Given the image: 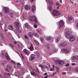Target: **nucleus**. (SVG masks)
Returning a JSON list of instances; mask_svg holds the SVG:
<instances>
[{"label":"nucleus","instance_id":"nucleus-1","mask_svg":"<svg viewBox=\"0 0 78 78\" xmlns=\"http://www.w3.org/2000/svg\"><path fill=\"white\" fill-rule=\"evenodd\" d=\"M46 2H47V3H48L49 5L48 7V9L49 11H51L52 10V6L51 5H52L53 3L52 0H46Z\"/></svg>","mask_w":78,"mask_h":78},{"label":"nucleus","instance_id":"nucleus-2","mask_svg":"<svg viewBox=\"0 0 78 78\" xmlns=\"http://www.w3.org/2000/svg\"><path fill=\"white\" fill-rule=\"evenodd\" d=\"M39 67L41 68V70L42 71H44L45 68L46 69V70L48 69V67L47 66H43L42 65H40L39 66Z\"/></svg>","mask_w":78,"mask_h":78},{"label":"nucleus","instance_id":"nucleus-3","mask_svg":"<svg viewBox=\"0 0 78 78\" xmlns=\"http://www.w3.org/2000/svg\"><path fill=\"white\" fill-rule=\"evenodd\" d=\"M71 35V32L70 31L66 32L65 34V37L66 39L69 38Z\"/></svg>","mask_w":78,"mask_h":78},{"label":"nucleus","instance_id":"nucleus-4","mask_svg":"<svg viewBox=\"0 0 78 78\" xmlns=\"http://www.w3.org/2000/svg\"><path fill=\"white\" fill-rule=\"evenodd\" d=\"M69 38L70 42H73V41H75V36L72 35H71Z\"/></svg>","mask_w":78,"mask_h":78},{"label":"nucleus","instance_id":"nucleus-5","mask_svg":"<svg viewBox=\"0 0 78 78\" xmlns=\"http://www.w3.org/2000/svg\"><path fill=\"white\" fill-rule=\"evenodd\" d=\"M53 14L54 16H59L60 14V12H58L56 10H54L53 11Z\"/></svg>","mask_w":78,"mask_h":78},{"label":"nucleus","instance_id":"nucleus-6","mask_svg":"<svg viewBox=\"0 0 78 78\" xmlns=\"http://www.w3.org/2000/svg\"><path fill=\"white\" fill-rule=\"evenodd\" d=\"M15 27L16 28V29H19L20 28V24L18 22H16L14 24Z\"/></svg>","mask_w":78,"mask_h":78},{"label":"nucleus","instance_id":"nucleus-7","mask_svg":"<svg viewBox=\"0 0 78 78\" xmlns=\"http://www.w3.org/2000/svg\"><path fill=\"white\" fill-rule=\"evenodd\" d=\"M56 62L57 64L58 65V66H61L63 65V64H64V62L61 61H57Z\"/></svg>","mask_w":78,"mask_h":78},{"label":"nucleus","instance_id":"nucleus-8","mask_svg":"<svg viewBox=\"0 0 78 78\" xmlns=\"http://www.w3.org/2000/svg\"><path fill=\"white\" fill-rule=\"evenodd\" d=\"M33 20H34V22H35L36 23H37V19L36 18V16H33V18L30 19V20L32 22L33 21Z\"/></svg>","mask_w":78,"mask_h":78},{"label":"nucleus","instance_id":"nucleus-9","mask_svg":"<svg viewBox=\"0 0 78 78\" xmlns=\"http://www.w3.org/2000/svg\"><path fill=\"white\" fill-rule=\"evenodd\" d=\"M27 48L29 49L30 51H32V50L33 49V45L31 43L30 45H28Z\"/></svg>","mask_w":78,"mask_h":78},{"label":"nucleus","instance_id":"nucleus-10","mask_svg":"<svg viewBox=\"0 0 78 78\" xmlns=\"http://www.w3.org/2000/svg\"><path fill=\"white\" fill-rule=\"evenodd\" d=\"M36 58V56L34 54H32L31 56H30V61H32V60H34Z\"/></svg>","mask_w":78,"mask_h":78},{"label":"nucleus","instance_id":"nucleus-11","mask_svg":"<svg viewBox=\"0 0 78 78\" xmlns=\"http://www.w3.org/2000/svg\"><path fill=\"white\" fill-rule=\"evenodd\" d=\"M6 51V50H3L1 52V53L0 55V56L1 58H4L5 57V52Z\"/></svg>","mask_w":78,"mask_h":78},{"label":"nucleus","instance_id":"nucleus-12","mask_svg":"<svg viewBox=\"0 0 78 78\" xmlns=\"http://www.w3.org/2000/svg\"><path fill=\"white\" fill-rule=\"evenodd\" d=\"M1 28L4 27V28H6V24L5 23V22L2 21L1 23Z\"/></svg>","mask_w":78,"mask_h":78},{"label":"nucleus","instance_id":"nucleus-13","mask_svg":"<svg viewBox=\"0 0 78 78\" xmlns=\"http://www.w3.org/2000/svg\"><path fill=\"white\" fill-rule=\"evenodd\" d=\"M23 53H24V54H25V55H29L30 54V53L26 49H24L23 51Z\"/></svg>","mask_w":78,"mask_h":78},{"label":"nucleus","instance_id":"nucleus-14","mask_svg":"<svg viewBox=\"0 0 78 78\" xmlns=\"http://www.w3.org/2000/svg\"><path fill=\"white\" fill-rule=\"evenodd\" d=\"M4 12L6 14L9 12V9L7 7H4L3 9Z\"/></svg>","mask_w":78,"mask_h":78},{"label":"nucleus","instance_id":"nucleus-15","mask_svg":"<svg viewBox=\"0 0 78 78\" xmlns=\"http://www.w3.org/2000/svg\"><path fill=\"white\" fill-rule=\"evenodd\" d=\"M59 25L61 27H63V26L64 25V21L62 20H60L59 22Z\"/></svg>","mask_w":78,"mask_h":78},{"label":"nucleus","instance_id":"nucleus-16","mask_svg":"<svg viewBox=\"0 0 78 78\" xmlns=\"http://www.w3.org/2000/svg\"><path fill=\"white\" fill-rule=\"evenodd\" d=\"M5 53V56L6 59H7V60H11V58H10L9 56V55H8V53L6 52Z\"/></svg>","mask_w":78,"mask_h":78},{"label":"nucleus","instance_id":"nucleus-17","mask_svg":"<svg viewBox=\"0 0 78 78\" xmlns=\"http://www.w3.org/2000/svg\"><path fill=\"white\" fill-rule=\"evenodd\" d=\"M34 69L35 70L36 73H37L38 74H39V69L37 66L34 67Z\"/></svg>","mask_w":78,"mask_h":78},{"label":"nucleus","instance_id":"nucleus-18","mask_svg":"<svg viewBox=\"0 0 78 78\" xmlns=\"http://www.w3.org/2000/svg\"><path fill=\"white\" fill-rule=\"evenodd\" d=\"M62 51H64L66 53H69V51L68 50L65 49H62L61 50Z\"/></svg>","mask_w":78,"mask_h":78},{"label":"nucleus","instance_id":"nucleus-19","mask_svg":"<svg viewBox=\"0 0 78 78\" xmlns=\"http://www.w3.org/2000/svg\"><path fill=\"white\" fill-rule=\"evenodd\" d=\"M71 59H72V60H75V59H78V55L76 56H72L71 58Z\"/></svg>","mask_w":78,"mask_h":78},{"label":"nucleus","instance_id":"nucleus-20","mask_svg":"<svg viewBox=\"0 0 78 78\" xmlns=\"http://www.w3.org/2000/svg\"><path fill=\"white\" fill-rule=\"evenodd\" d=\"M28 35L30 37V38H33V34L31 32H30L29 33H28Z\"/></svg>","mask_w":78,"mask_h":78},{"label":"nucleus","instance_id":"nucleus-21","mask_svg":"<svg viewBox=\"0 0 78 78\" xmlns=\"http://www.w3.org/2000/svg\"><path fill=\"white\" fill-rule=\"evenodd\" d=\"M37 31L38 33H40V34H41V33H42V30L38 29L37 30Z\"/></svg>","mask_w":78,"mask_h":78},{"label":"nucleus","instance_id":"nucleus-22","mask_svg":"<svg viewBox=\"0 0 78 78\" xmlns=\"http://www.w3.org/2000/svg\"><path fill=\"white\" fill-rule=\"evenodd\" d=\"M0 37H1L2 39L4 37V36L3 35V33L1 32H0Z\"/></svg>","mask_w":78,"mask_h":78},{"label":"nucleus","instance_id":"nucleus-23","mask_svg":"<svg viewBox=\"0 0 78 78\" xmlns=\"http://www.w3.org/2000/svg\"><path fill=\"white\" fill-rule=\"evenodd\" d=\"M25 8L26 10H29L30 9V7L28 6V5H26L25 6Z\"/></svg>","mask_w":78,"mask_h":78},{"label":"nucleus","instance_id":"nucleus-24","mask_svg":"<svg viewBox=\"0 0 78 78\" xmlns=\"http://www.w3.org/2000/svg\"><path fill=\"white\" fill-rule=\"evenodd\" d=\"M66 43H61L59 44L60 46L62 47H65V46H66Z\"/></svg>","mask_w":78,"mask_h":78},{"label":"nucleus","instance_id":"nucleus-25","mask_svg":"<svg viewBox=\"0 0 78 78\" xmlns=\"http://www.w3.org/2000/svg\"><path fill=\"white\" fill-rule=\"evenodd\" d=\"M35 10H36V7H35L34 5H33L32 8V11L33 12H34V11H35Z\"/></svg>","mask_w":78,"mask_h":78},{"label":"nucleus","instance_id":"nucleus-26","mask_svg":"<svg viewBox=\"0 0 78 78\" xmlns=\"http://www.w3.org/2000/svg\"><path fill=\"white\" fill-rule=\"evenodd\" d=\"M73 17H68V20L69 21H71V20H74Z\"/></svg>","mask_w":78,"mask_h":78},{"label":"nucleus","instance_id":"nucleus-27","mask_svg":"<svg viewBox=\"0 0 78 78\" xmlns=\"http://www.w3.org/2000/svg\"><path fill=\"white\" fill-rule=\"evenodd\" d=\"M9 30H14V29H13V28H12V25H10L9 26Z\"/></svg>","mask_w":78,"mask_h":78},{"label":"nucleus","instance_id":"nucleus-28","mask_svg":"<svg viewBox=\"0 0 78 78\" xmlns=\"http://www.w3.org/2000/svg\"><path fill=\"white\" fill-rule=\"evenodd\" d=\"M50 45H49V44H47L46 45V48L47 49L50 50Z\"/></svg>","mask_w":78,"mask_h":78},{"label":"nucleus","instance_id":"nucleus-29","mask_svg":"<svg viewBox=\"0 0 78 78\" xmlns=\"http://www.w3.org/2000/svg\"><path fill=\"white\" fill-rule=\"evenodd\" d=\"M33 34L34 35H35V36H36V37H39V35L37 34L36 33H33Z\"/></svg>","mask_w":78,"mask_h":78},{"label":"nucleus","instance_id":"nucleus-30","mask_svg":"<svg viewBox=\"0 0 78 78\" xmlns=\"http://www.w3.org/2000/svg\"><path fill=\"white\" fill-rule=\"evenodd\" d=\"M25 27L27 28H28L30 27V26L28 24V23H26L25 24Z\"/></svg>","mask_w":78,"mask_h":78},{"label":"nucleus","instance_id":"nucleus-31","mask_svg":"<svg viewBox=\"0 0 78 78\" xmlns=\"http://www.w3.org/2000/svg\"><path fill=\"white\" fill-rule=\"evenodd\" d=\"M52 67H53V68H51L50 69V70L51 71H54V69H55V65H53V66H52Z\"/></svg>","mask_w":78,"mask_h":78},{"label":"nucleus","instance_id":"nucleus-32","mask_svg":"<svg viewBox=\"0 0 78 78\" xmlns=\"http://www.w3.org/2000/svg\"><path fill=\"white\" fill-rule=\"evenodd\" d=\"M51 38H52L51 37H46V39L48 41H49V40H51Z\"/></svg>","mask_w":78,"mask_h":78},{"label":"nucleus","instance_id":"nucleus-33","mask_svg":"<svg viewBox=\"0 0 78 78\" xmlns=\"http://www.w3.org/2000/svg\"><path fill=\"white\" fill-rule=\"evenodd\" d=\"M56 5L57 6H61V4H60L59 2L56 3Z\"/></svg>","mask_w":78,"mask_h":78},{"label":"nucleus","instance_id":"nucleus-34","mask_svg":"<svg viewBox=\"0 0 78 78\" xmlns=\"http://www.w3.org/2000/svg\"><path fill=\"white\" fill-rule=\"evenodd\" d=\"M30 73L31 75H33V76H36V74L33 72H31Z\"/></svg>","mask_w":78,"mask_h":78},{"label":"nucleus","instance_id":"nucleus-35","mask_svg":"<svg viewBox=\"0 0 78 78\" xmlns=\"http://www.w3.org/2000/svg\"><path fill=\"white\" fill-rule=\"evenodd\" d=\"M59 37L56 40V43H58L59 42Z\"/></svg>","mask_w":78,"mask_h":78},{"label":"nucleus","instance_id":"nucleus-36","mask_svg":"<svg viewBox=\"0 0 78 78\" xmlns=\"http://www.w3.org/2000/svg\"><path fill=\"white\" fill-rule=\"evenodd\" d=\"M20 70L22 72H23V71H24L25 69L23 68H21L20 69Z\"/></svg>","mask_w":78,"mask_h":78},{"label":"nucleus","instance_id":"nucleus-37","mask_svg":"<svg viewBox=\"0 0 78 78\" xmlns=\"http://www.w3.org/2000/svg\"><path fill=\"white\" fill-rule=\"evenodd\" d=\"M24 38L26 39H28V37L26 35H24Z\"/></svg>","mask_w":78,"mask_h":78},{"label":"nucleus","instance_id":"nucleus-38","mask_svg":"<svg viewBox=\"0 0 78 78\" xmlns=\"http://www.w3.org/2000/svg\"><path fill=\"white\" fill-rule=\"evenodd\" d=\"M9 45H10V47H12V48H14V46H13L11 44L9 43Z\"/></svg>","mask_w":78,"mask_h":78},{"label":"nucleus","instance_id":"nucleus-39","mask_svg":"<svg viewBox=\"0 0 78 78\" xmlns=\"http://www.w3.org/2000/svg\"><path fill=\"white\" fill-rule=\"evenodd\" d=\"M36 54L37 55V56L38 57H39V56H40V54H39V53L38 52H36Z\"/></svg>","mask_w":78,"mask_h":78},{"label":"nucleus","instance_id":"nucleus-40","mask_svg":"<svg viewBox=\"0 0 78 78\" xmlns=\"http://www.w3.org/2000/svg\"><path fill=\"white\" fill-rule=\"evenodd\" d=\"M76 27H77V28H78V22L76 23Z\"/></svg>","mask_w":78,"mask_h":78},{"label":"nucleus","instance_id":"nucleus-41","mask_svg":"<svg viewBox=\"0 0 78 78\" xmlns=\"http://www.w3.org/2000/svg\"><path fill=\"white\" fill-rule=\"evenodd\" d=\"M5 70H6V71H7L8 72H9V70L8 69V68H6L5 69Z\"/></svg>","mask_w":78,"mask_h":78},{"label":"nucleus","instance_id":"nucleus-42","mask_svg":"<svg viewBox=\"0 0 78 78\" xmlns=\"http://www.w3.org/2000/svg\"><path fill=\"white\" fill-rule=\"evenodd\" d=\"M40 40L41 41H44V38H40Z\"/></svg>","mask_w":78,"mask_h":78},{"label":"nucleus","instance_id":"nucleus-43","mask_svg":"<svg viewBox=\"0 0 78 78\" xmlns=\"http://www.w3.org/2000/svg\"><path fill=\"white\" fill-rule=\"evenodd\" d=\"M18 31V32H19V33H21V32H22V31H21V30H20L19 29V28L17 29Z\"/></svg>","mask_w":78,"mask_h":78},{"label":"nucleus","instance_id":"nucleus-44","mask_svg":"<svg viewBox=\"0 0 78 78\" xmlns=\"http://www.w3.org/2000/svg\"><path fill=\"white\" fill-rule=\"evenodd\" d=\"M21 55L22 58L24 59V57L23 56V55H22V54H21Z\"/></svg>","mask_w":78,"mask_h":78},{"label":"nucleus","instance_id":"nucleus-45","mask_svg":"<svg viewBox=\"0 0 78 78\" xmlns=\"http://www.w3.org/2000/svg\"><path fill=\"white\" fill-rule=\"evenodd\" d=\"M11 62H12V63H13V64H15V62H14V61L12 60L11 61Z\"/></svg>","mask_w":78,"mask_h":78},{"label":"nucleus","instance_id":"nucleus-46","mask_svg":"<svg viewBox=\"0 0 78 78\" xmlns=\"http://www.w3.org/2000/svg\"><path fill=\"white\" fill-rule=\"evenodd\" d=\"M6 75H8V76H11V74L9 73H7Z\"/></svg>","mask_w":78,"mask_h":78},{"label":"nucleus","instance_id":"nucleus-47","mask_svg":"<svg viewBox=\"0 0 78 78\" xmlns=\"http://www.w3.org/2000/svg\"><path fill=\"white\" fill-rule=\"evenodd\" d=\"M56 69L57 70V72H58V71L59 70V68H58V67H57Z\"/></svg>","mask_w":78,"mask_h":78},{"label":"nucleus","instance_id":"nucleus-48","mask_svg":"<svg viewBox=\"0 0 78 78\" xmlns=\"http://www.w3.org/2000/svg\"><path fill=\"white\" fill-rule=\"evenodd\" d=\"M34 28H37V25H35L34 26Z\"/></svg>","mask_w":78,"mask_h":78},{"label":"nucleus","instance_id":"nucleus-49","mask_svg":"<svg viewBox=\"0 0 78 78\" xmlns=\"http://www.w3.org/2000/svg\"><path fill=\"white\" fill-rule=\"evenodd\" d=\"M17 46H18V48H19L20 49V46H19V44H18Z\"/></svg>","mask_w":78,"mask_h":78},{"label":"nucleus","instance_id":"nucleus-50","mask_svg":"<svg viewBox=\"0 0 78 78\" xmlns=\"http://www.w3.org/2000/svg\"><path fill=\"white\" fill-rule=\"evenodd\" d=\"M34 41L35 42H36L37 44H38L39 43V42H38V41H36V40H35Z\"/></svg>","mask_w":78,"mask_h":78},{"label":"nucleus","instance_id":"nucleus-51","mask_svg":"<svg viewBox=\"0 0 78 78\" xmlns=\"http://www.w3.org/2000/svg\"><path fill=\"white\" fill-rule=\"evenodd\" d=\"M72 66H75V65H76V64L75 63H72Z\"/></svg>","mask_w":78,"mask_h":78},{"label":"nucleus","instance_id":"nucleus-52","mask_svg":"<svg viewBox=\"0 0 78 78\" xmlns=\"http://www.w3.org/2000/svg\"><path fill=\"white\" fill-rule=\"evenodd\" d=\"M66 73L65 72H63L62 73V75H65L66 74Z\"/></svg>","mask_w":78,"mask_h":78},{"label":"nucleus","instance_id":"nucleus-53","mask_svg":"<svg viewBox=\"0 0 78 78\" xmlns=\"http://www.w3.org/2000/svg\"><path fill=\"white\" fill-rule=\"evenodd\" d=\"M55 74H56V73H54L52 74L51 75L52 76H54V75H55Z\"/></svg>","mask_w":78,"mask_h":78},{"label":"nucleus","instance_id":"nucleus-54","mask_svg":"<svg viewBox=\"0 0 78 78\" xmlns=\"http://www.w3.org/2000/svg\"><path fill=\"white\" fill-rule=\"evenodd\" d=\"M76 70L77 71V72H78V67H77L76 69Z\"/></svg>","mask_w":78,"mask_h":78},{"label":"nucleus","instance_id":"nucleus-55","mask_svg":"<svg viewBox=\"0 0 78 78\" xmlns=\"http://www.w3.org/2000/svg\"><path fill=\"white\" fill-rule=\"evenodd\" d=\"M66 66H69V63L67 64L66 65Z\"/></svg>","mask_w":78,"mask_h":78},{"label":"nucleus","instance_id":"nucleus-56","mask_svg":"<svg viewBox=\"0 0 78 78\" xmlns=\"http://www.w3.org/2000/svg\"><path fill=\"white\" fill-rule=\"evenodd\" d=\"M17 66H20V64L19 63H18L17 64Z\"/></svg>","mask_w":78,"mask_h":78},{"label":"nucleus","instance_id":"nucleus-57","mask_svg":"<svg viewBox=\"0 0 78 78\" xmlns=\"http://www.w3.org/2000/svg\"><path fill=\"white\" fill-rule=\"evenodd\" d=\"M47 65H48V66H49V67H50V64H49V63H47Z\"/></svg>","mask_w":78,"mask_h":78},{"label":"nucleus","instance_id":"nucleus-58","mask_svg":"<svg viewBox=\"0 0 78 78\" xmlns=\"http://www.w3.org/2000/svg\"><path fill=\"white\" fill-rule=\"evenodd\" d=\"M44 75H47L48 74L47 73H45L44 74Z\"/></svg>","mask_w":78,"mask_h":78},{"label":"nucleus","instance_id":"nucleus-59","mask_svg":"<svg viewBox=\"0 0 78 78\" xmlns=\"http://www.w3.org/2000/svg\"><path fill=\"white\" fill-rule=\"evenodd\" d=\"M16 53H17V54H18V55H19V53L18 52L16 51Z\"/></svg>","mask_w":78,"mask_h":78},{"label":"nucleus","instance_id":"nucleus-60","mask_svg":"<svg viewBox=\"0 0 78 78\" xmlns=\"http://www.w3.org/2000/svg\"><path fill=\"white\" fill-rule=\"evenodd\" d=\"M7 67L8 68H9V65H7Z\"/></svg>","mask_w":78,"mask_h":78},{"label":"nucleus","instance_id":"nucleus-61","mask_svg":"<svg viewBox=\"0 0 78 78\" xmlns=\"http://www.w3.org/2000/svg\"><path fill=\"white\" fill-rule=\"evenodd\" d=\"M2 16V13L0 12V16Z\"/></svg>","mask_w":78,"mask_h":78},{"label":"nucleus","instance_id":"nucleus-62","mask_svg":"<svg viewBox=\"0 0 78 78\" xmlns=\"http://www.w3.org/2000/svg\"><path fill=\"white\" fill-rule=\"evenodd\" d=\"M0 46H2V44L1 42H0Z\"/></svg>","mask_w":78,"mask_h":78},{"label":"nucleus","instance_id":"nucleus-63","mask_svg":"<svg viewBox=\"0 0 78 78\" xmlns=\"http://www.w3.org/2000/svg\"><path fill=\"white\" fill-rule=\"evenodd\" d=\"M11 17H12H12H13V16H12V15H11L10 16Z\"/></svg>","mask_w":78,"mask_h":78},{"label":"nucleus","instance_id":"nucleus-64","mask_svg":"<svg viewBox=\"0 0 78 78\" xmlns=\"http://www.w3.org/2000/svg\"><path fill=\"white\" fill-rule=\"evenodd\" d=\"M14 44H17V42L16 41H15L14 42Z\"/></svg>","mask_w":78,"mask_h":78}]
</instances>
